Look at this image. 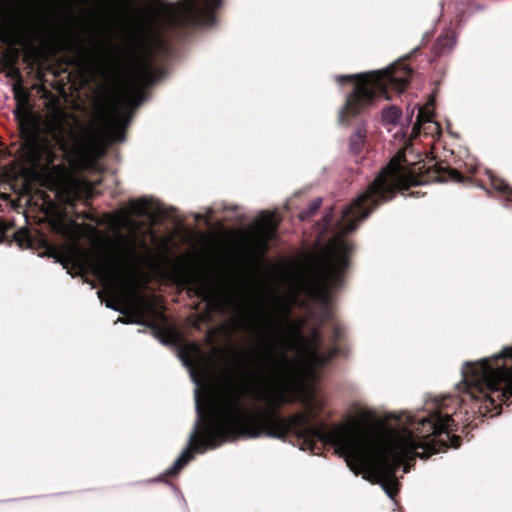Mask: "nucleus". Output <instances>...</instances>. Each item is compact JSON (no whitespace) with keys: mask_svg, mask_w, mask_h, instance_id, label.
I'll use <instances>...</instances> for the list:
<instances>
[{"mask_svg":"<svg viewBox=\"0 0 512 512\" xmlns=\"http://www.w3.org/2000/svg\"><path fill=\"white\" fill-rule=\"evenodd\" d=\"M119 272V261L114 258H104L99 264L98 273L105 279L116 277Z\"/></svg>","mask_w":512,"mask_h":512,"instance_id":"11","label":"nucleus"},{"mask_svg":"<svg viewBox=\"0 0 512 512\" xmlns=\"http://www.w3.org/2000/svg\"><path fill=\"white\" fill-rule=\"evenodd\" d=\"M97 295H98V297L101 299V297H102V291H97Z\"/></svg>","mask_w":512,"mask_h":512,"instance_id":"30","label":"nucleus"},{"mask_svg":"<svg viewBox=\"0 0 512 512\" xmlns=\"http://www.w3.org/2000/svg\"><path fill=\"white\" fill-rule=\"evenodd\" d=\"M434 101H435L434 96H432V97L430 98L429 104H430V105H433V104H434Z\"/></svg>","mask_w":512,"mask_h":512,"instance_id":"28","label":"nucleus"},{"mask_svg":"<svg viewBox=\"0 0 512 512\" xmlns=\"http://www.w3.org/2000/svg\"><path fill=\"white\" fill-rule=\"evenodd\" d=\"M451 177L455 182H461L463 179L462 175L456 170L451 172Z\"/></svg>","mask_w":512,"mask_h":512,"instance_id":"22","label":"nucleus"},{"mask_svg":"<svg viewBox=\"0 0 512 512\" xmlns=\"http://www.w3.org/2000/svg\"><path fill=\"white\" fill-rule=\"evenodd\" d=\"M261 223L258 227L257 246L259 250L265 252L269 249V242L276 238L277 223L274 217L267 211L260 212Z\"/></svg>","mask_w":512,"mask_h":512,"instance_id":"9","label":"nucleus"},{"mask_svg":"<svg viewBox=\"0 0 512 512\" xmlns=\"http://www.w3.org/2000/svg\"><path fill=\"white\" fill-rule=\"evenodd\" d=\"M117 322H121L124 324H137L147 328L156 327V322L144 319L141 315L137 314L131 318H118Z\"/></svg>","mask_w":512,"mask_h":512,"instance_id":"14","label":"nucleus"},{"mask_svg":"<svg viewBox=\"0 0 512 512\" xmlns=\"http://www.w3.org/2000/svg\"><path fill=\"white\" fill-rule=\"evenodd\" d=\"M448 399H449L450 401H452V402L458 403V400H457V399H454V398H451V397H449Z\"/></svg>","mask_w":512,"mask_h":512,"instance_id":"29","label":"nucleus"},{"mask_svg":"<svg viewBox=\"0 0 512 512\" xmlns=\"http://www.w3.org/2000/svg\"><path fill=\"white\" fill-rule=\"evenodd\" d=\"M132 111H122V101L116 99L110 117H103L104 129L94 132L85 127L77 117L62 110L55 109L45 121L44 129L49 146L69 154L84 145L86 136L105 146L125 140V130L132 119Z\"/></svg>","mask_w":512,"mask_h":512,"instance_id":"3","label":"nucleus"},{"mask_svg":"<svg viewBox=\"0 0 512 512\" xmlns=\"http://www.w3.org/2000/svg\"><path fill=\"white\" fill-rule=\"evenodd\" d=\"M223 0H186L180 11L168 15L166 21L171 28L190 26L208 28L216 22L213 9L222 5Z\"/></svg>","mask_w":512,"mask_h":512,"instance_id":"5","label":"nucleus"},{"mask_svg":"<svg viewBox=\"0 0 512 512\" xmlns=\"http://www.w3.org/2000/svg\"><path fill=\"white\" fill-rule=\"evenodd\" d=\"M409 469H410V465H409L408 463L404 464V466H403V472H404V473H407V472L409 471Z\"/></svg>","mask_w":512,"mask_h":512,"instance_id":"26","label":"nucleus"},{"mask_svg":"<svg viewBox=\"0 0 512 512\" xmlns=\"http://www.w3.org/2000/svg\"><path fill=\"white\" fill-rule=\"evenodd\" d=\"M194 218L196 221L203 220L207 226L210 225L208 218H206L204 215L196 213L194 214Z\"/></svg>","mask_w":512,"mask_h":512,"instance_id":"23","label":"nucleus"},{"mask_svg":"<svg viewBox=\"0 0 512 512\" xmlns=\"http://www.w3.org/2000/svg\"><path fill=\"white\" fill-rule=\"evenodd\" d=\"M456 45V40L450 36H441L437 40V46L439 53H445L451 51Z\"/></svg>","mask_w":512,"mask_h":512,"instance_id":"16","label":"nucleus"},{"mask_svg":"<svg viewBox=\"0 0 512 512\" xmlns=\"http://www.w3.org/2000/svg\"><path fill=\"white\" fill-rule=\"evenodd\" d=\"M152 335L155 339H157L164 346H172L175 345L174 339L165 335L164 330L156 323V327L150 328Z\"/></svg>","mask_w":512,"mask_h":512,"instance_id":"15","label":"nucleus"},{"mask_svg":"<svg viewBox=\"0 0 512 512\" xmlns=\"http://www.w3.org/2000/svg\"><path fill=\"white\" fill-rule=\"evenodd\" d=\"M145 101L143 94L138 95L135 99H127L128 105L131 109H136Z\"/></svg>","mask_w":512,"mask_h":512,"instance_id":"19","label":"nucleus"},{"mask_svg":"<svg viewBox=\"0 0 512 512\" xmlns=\"http://www.w3.org/2000/svg\"><path fill=\"white\" fill-rule=\"evenodd\" d=\"M406 114L408 125H412V133H419L425 124H429L427 133H433L438 129V124L433 121V112L428 107L416 104L411 111L408 108Z\"/></svg>","mask_w":512,"mask_h":512,"instance_id":"8","label":"nucleus"},{"mask_svg":"<svg viewBox=\"0 0 512 512\" xmlns=\"http://www.w3.org/2000/svg\"><path fill=\"white\" fill-rule=\"evenodd\" d=\"M334 216L333 208L330 207L329 209L325 210V213L323 215V222H324V231H328L332 227V220Z\"/></svg>","mask_w":512,"mask_h":512,"instance_id":"18","label":"nucleus"},{"mask_svg":"<svg viewBox=\"0 0 512 512\" xmlns=\"http://www.w3.org/2000/svg\"><path fill=\"white\" fill-rule=\"evenodd\" d=\"M106 307L120 314H125V309L121 308L119 305L114 304L111 301L106 302Z\"/></svg>","mask_w":512,"mask_h":512,"instance_id":"21","label":"nucleus"},{"mask_svg":"<svg viewBox=\"0 0 512 512\" xmlns=\"http://www.w3.org/2000/svg\"><path fill=\"white\" fill-rule=\"evenodd\" d=\"M128 209L131 214L137 217L147 218L151 224L160 223L163 219L170 217L169 211L161 203L154 202L147 197L130 200Z\"/></svg>","mask_w":512,"mask_h":512,"instance_id":"7","label":"nucleus"},{"mask_svg":"<svg viewBox=\"0 0 512 512\" xmlns=\"http://www.w3.org/2000/svg\"><path fill=\"white\" fill-rule=\"evenodd\" d=\"M418 49H419V47H415V48L413 49V51H412V52L414 53V52H416Z\"/></svg>","mask_w":512,"mask_h":512,"instance_id":"32","label":"nucleus"},{"mask_svg":"<svg viewBox=\"0 0 512 512\" xmlns=\"http://www.w3.org/2000/svg\"><path fill=\"white\" fill-rule=\"evenodd\" d=\"M412 69L402 63H395L383 70L372 71L371 73L339 75L336 80H352L362 77V81L353 83V90L347 95L344 106L340 109L338 121L341 125L349 126L351 119L361 115L371 106L377 98L390 100L387 95L388 89L402 92L409 82Z\"/></svg>","mask_w":512,"mask_h":512,"instance_id":"4","label":"nucleus"},{"mask_svg":"<svg viewBox=\"0 0 512 512\" xmlns=\"http://www.w3.org/2000/svg\"><path fill=\"white\" fill-rule=\"evenodd\" d=\"M224 210H229V211H236L237 209V206H224L223 207Z\"/></svg>","mask_w":512,"mask_h":512,"instance_id":"24","label":"nucleus"},{"mask_svg":"<svg viewBox=\"0 0 512 512\" xmlns=\"http://www.w3.org/2000/svg\"><path fill=\"white\" fill-rule=\"evenodd\" d=\"M147 235L156 241L157 237L151 227L143 228L142 223L135 221L131 223L130 234L120 236L119 244L128 265L139 268L150 261L151 249L145 239Z\"/></svg>","mask_w":512,"mask_h":512,"instance_id":"6","label":"nucleus"},{"mask_svg":"<svg viewBox=\"0 0 512 512\" xmlns=\"http://www.w3.org/2000/svg\"><path fill=\"white\" fill-rule=\"evenodd\" d=\"M363 417L366 418V419H370L372 417V414L370 411H364L363 412Z\"/></svg>","mask_w":512,"mask_h":512,"instance_id":"25","label":"nucleus"},{"mask_svg":"<svg viewBox=\"0 0 512 512\" xmlns=\"http://www.w3.org/2000/svg\"><path fill=\"white\" fill-rule=\"evenodd\" d=\"M398 184V173L394 168L381 170L375 179L360 193L350 205L342 210L336 222L333 235L321 249V259L316 267V275L307 280L308 291L320 305L321 322L332 318L330 304L331 290L343 284V274L349 266L348 254L353 246L344 236L358 227L381 203L391 200Z\"/></svg>","mask_w":512,"mask_h":512,"instance_id":"2","label":"nucleus"},{"mask_svg":"<svg viewBox=\"0 0 512 512\" xmlns=\"http://www.w3.org/2000/svg\"><path fill=\"white\" fill-rule=\"evenodd\" d=\"M214 213V210L212 208L207 209V214L210 216Z\"/></svg>","mask_w":512,"mask_h":512,"instance_id":"27","label":"nucleus"},{"mask_svg":"<svg viewBox=\"0 0 512 512\" xmlns=\"http://www.w3.org/2000/svg\"><path fill=\"white\" fill-rule=\"evenodd\" d=\"M262 325L257 329V351L261 360L255 361L256 369L250 373V380L236 387L231 381L225 386L218 416L205 418L202 409L199 386L201 379L192 362L179 351L182 364L189 369L195 389V411L197 419L188 437L187 447L181 452L174 463L162 475L153 481H160L163 476H172L179 472L190 460L193 452L203 454L209 449H215L225 443L230 436L236 434L244 438H259L262 436L285 439L288 434H294L302 440L301 449L313 450L318 441L328 442L335 452L345 459L347 467L355 475L380 485V425H341L332 430H325L320 424L314 423L316 413L322 403L311 392L305 398L307 413L299 412L289 418H284L272 412L266 413L257 409L258 422L247 415L244 399L270 403V393L284 384L293 369L294 361L282 350L276 354L280 346L281 330L277 322L264 312L258 315ZM300 344L298 368L309 381H316L319 370L339 353L337 346L327 347L317 328H313L308 337L296 332Z\"/></svg>","mask_w":512,"mask_h":512,"instance_id":"1","label":"nucleus"},{"mask_svg":"<svg viewBox=\"0 0 512 512\" xmlns=\"http://www.w3.org/2000/svg\"><path fill=\"white\" fill-rule=\"evenodd\" d=\"M321 204H322V198L317 197V198L313 199L308 204V207L299 213V219L301 221H305L308 218H310L312 215H314L320 209Z\"/></svg>","mask_w":512,"mask_h":512,"instance_id":"13","label":"nucleus"},{"mask_svg":"<svg viewBox=\"0 0 512 512\" xmlns=\"http://www.w3.org/2000/svg\"><path fill=\"white\" fill-rule=\"evenodd\" d=\"M367 138V124L366 121L361 119L349 137V151L357 155L363 150Z\"/></svg>","mask_w":512,"mask_h":512,"instance_id":"10","label":"nucleus"},{"mask_svg":"<svg viewBox=\"0 0 512 512\" xmlns=\"http://www.w3.org/2000/svg\"><path fill=\"white\" fill-rule=\"evenodd\" d=\"M331 331H332L331 340H332V342H336L341 336V329L335 323H333V325L331 327Z\"/></svg>","mask_w":512,"mask_h":512,"instance_id":"20","label":"nucleus"},{"mask_svg":"<svg viewBox=\"0 0 512 512\" xmlns=\"http://www.w3.org/2000/svg\"><path fill=\"white\" fill-rule=\"evenodd\" d=\"M402 116V111L395 105H390L384 108L381 112L383 123L389 125H397Z\"/></svg>","mask_w":512,"mask_h":512,"instance_id":"12","label":"nucleus"},{"mask_svg":"<svg viewBox=\"0 0 512 512\" xmlns=\"http://www.w3.org/2000/svg\"><path fill=\"white\" fill-rule=\"evenodd\" d=\"M137 332L138 333H145V330L144 329H138Z\"/></svg>","mask_w":512,"mask_h":512,"instance_id":"31","label":"nucleus"},{"mask_svg":"<svg viewBox=\"0 0 512 512\" xmlns=\"http://www.w3.org/2000/svg\"><path fill=\"white\" fill-rule=\"evenodd\" d=\"M490 180L494 189L507 193L509 195V200L512 201V188L504 180L498 179L492 175H490Z\"/></svg>","mask_w":512,"mask_h":512,"instance_id":"17","label":"nucleus"}]
</instances>
